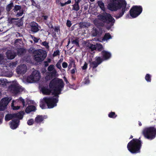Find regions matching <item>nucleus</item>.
Listing matches in <instances>:
<instances>
[{"mask_svg": "<svg viewBox=\"0 0 156 156\" xmlns=\"http://www.w3.org/2000/svg\"><path fill=\"white\" fill-rule=\"evenodd\" d=\"M60 54V52L58 50H57L55 51H54L53 55L54 57Z\"/></svg>", "mask_w": 156, "mask_h": 156, "instance_id": "46", "label": "nucleus"}, {"mask_svg": "<svg viewBox=\"0 0 156 156\" xmlns=\"http://www.w3.org/2000/svg\"><path fill=\"white\" fill-rule=\"evenodd\" d=\"M102 33V29L101 28H95L93 30L92 35L93 36H96L101 35Z\"/></svg>", "mask_w": 156, "mask_h": 156, "instance_id": "17", "label": "nucleus"}, {"mask_svg": "<svg viewBox=\"0 0 156 156\" xmlns=\"http://www.w3.org/2000/svg\"><path fill=\"white\" fill-rule=\"evenodd\" d=\"M3 59V56L0 54V62H1Z\"/></svg>", "mask_w": 156, "mask_h": 156, "instance_id": "61", "label": "nucleus"}, {"mask_svg": "<svg viewBox=\"0 0 156 156\" xmlns=\"http://www.w3.org/2000/svg\"><path fill=\"white\" fill-rule=\"evenodd\" d=\"M87 64L86 62H85L84 65L82 67V69L83 70H85L87 69Z\"/></svg>", "mask_w": 156, "mask_h": 156, "instance_id": "51", "label": "nucleus"}, {"mask_svg": "<svg viewBox=\"0 0 156 156\" xmlns=\"http://www.w3.org/2000/svg\"><path fill=\"white\" fill-rule=\"evenodd\" d=\"M151 76L149 74H147L145 76V79L148 82H150L151 81Z\"/></svg>", "mask_w": 156, "mask_h": 156, "instance_id": "34", "label": "nucleus"}, {"mask_svg": "<svg viewBox=\"0 0 156 156\" xmlns=\"http://www.w3.org/2000/svg\"><path fill=\"white\" fill-rule=\"evenodd\" d=\"M42 15L41 16V18H43L44 20H47L49 18L50 16V14L49 13H47L45 14L44 12H42Z\"/></svg>", "mask_w": 156, "mask_h": 156, "instance_id": "29", "label": "nucleus"}, {"mask_svg": "<svg viewBox=\"0 0 156 156\" xmlns=\"http://www.w3.org/2000/svg\"><path fill=\"white\" fill-rule=\"evenodd\" d=\"M89 63L90 67L92 68L93 70L95 69L98 66V65L96 61L91 62L89 61Z\"/></svg>", "mask_w": 156, "mask_h": 156, "instance_id": "22", "label": "nucleus"}, {"mask_svg": "<svg viewBox=\"0 0 156 156\" xmlns=\"http://www.w3.org/2000/svg\"><path fill=\"white\" fill-rule=\"evenodd\" d=\"M9 101L8 97L4 98L1 99L0 101V104L3 107H6L8 105Z\"/></svg>", "mask_w": 156, "mask_h": 156, "instance_id": "20", "label": "nucleus"}, {"mask_svg": "<svg viewBox=\"0 0 156 156\" xmlns=\"http://www.w3.org/2000/svg\"><path fill=\"white\" fill-rule=\"evenodd\" d=\"M71 2V0H68L67 2H66L64 3H62L60 2L58 3V4H60L61 7H63L67 4H70Z\"/></svg>", "mask_w": 156, "mask_h": 156, "instance_id": "40", "label": "nucleus"}, {"mask_svg": "<svg viewBox=\"0 0 156 156\" xmlns=\"http://www.w3.org/2000/svg\"><path fill=\"white\" fill-rule=\"evenodd\" d=\"M42 45L45 47L46 48H48L49 47L48 43L46 41H44L42 43Z\"/></svg>", "mask_w": 156, "mask_h": 156, "instance_id": "45", "label": "nucleus"}, {"mask_svg": "<svg viewBox=\"0 0 156 156\" xmlns=\"http://www.w3.org/2000/svg\"><path fill=\"white\" fill-rule=\"evenodd\" d=\"M144 137L151 140L156 136V128L154 126H150L144 128L142 132Z\"/></svg>", "mask_w": 156, "mask_h": 156, "instance_id": "5", "label": "nucleus"}, {"mask_svg": "<svg viewBox=\"0 0 156 156\" xmlns=\"http://www.w3.org/2000/svg\"><path fill=\"white\" fill-rule=\"evenodd\" d=\"M79 38L78 37H76L74 40L72 38L71 40V42L72 44H74L77 47H79Z\"/></svg>", "mask_w": 156, "mask_h": 156, "instance_id": "24", "label": "nucleus"}, {"mask_svg": "<svg viewBox=\"0 0 156 156\" xmlns=\"http://www.w3.org/2000/svg\"><path fill=\"white\" fill-rule=\"evenodd\" d=\"M25 49L23 48H20L18 49L17 53L18 55H22L24 52Z\"/></svg>", "mask_w": 156, "mask_h": 156, "instance_id": "36", "label": "nucleus"}, {"mask_svg": "<svg viewBox=\"0 0 156 156\" xmlns=\"http://www.w3.org/2000/svg\"><path fill=\"white\" fill-rule=\"evenodd\" d=\"M53 90L51 89H49L48 86L43 87L41 88V90L42 93L45 95H49L51 93V91Z\"/></svg>", "mask_w": 156, "mask_h": 156, "instance_id": "16", "label": "nucleus"}, {"mask_svg": "<svg viewBox=\"0 0 156 156\" xmlns=\"http://www.w3.org/2000/svg\"><path fill=\"white\" fill-rule=\"evenodd\" d=\"M27 81L29 83H32L33 81H35L34 78V76L31 74L30 76H28L27 79Z\"/></svg>", "mask_w": 156, "mask_h": 156, "instance_id": "27", "label": "nucleus"}, {"mask_svg": "<svg viewBox=\"0 0 156 156\" xmlns=\"http://www.w3.org/2000/svg\"><path fill=\"white\" fill-rule=\"evenodd\" d=\"M37 109L35 106L33 105H30L27 106L25 109V112L27 113H30L32 112H35Z\"/></svg>", "mask_w": 156, "mask_h": 156, "instance_id": "18", "label": "nucleus"}, {"mask_svg": "<svg viewBox=\"0 0 156 156\" xmlns=\"http://www.w3.org/2000/svg\"><path fill=\"white\" fill-rule=\"evenodd\" d=\"M27 69V67L26 65H20L17 67L16 72L19 74H24L26 72Z\"/></svg>", "mask_w": 156, "mask_h": 156, "instance_id": "13", "label": "nucleus"}, {"mask_svg": "<svg viewBox=\"0 0 156 156\" xmlns=\"http://www.w3.org/2000/svg\"><path fill=\"white\" fill-rule=\"evenodd\" d=\"M32 74L34 76V78L35 81H38L40 78V74L38 70H35L32 73Z\"/></svg>", "mask_w": 156, "mask_h": 156, "instance_id": "19", "label": "nucleus"}, {"mask_svg": "<svg viewBox=\"0 0 156 156\" xmlns=\"http://www.w3.org/2000/svg\"><path fill=\"white\" fill-rule=\"evenodd\" d=\"M19 100L21 102L23 107H24L25 105V101L21 97H20L19 98Z\"/></svg>", "mask_w": 156, "mask_h": 156, "instance_id": "49", "label": "nucleus"}, {"mask_svg": "<svg viewBox=\"0 0 156 156\" xmlns=\"http://www.w3.org/2000/svg\"><path fill=\"white\" fill-rule=\"evenodd\" d=\"M16 65L17 62L16 61L15 62H10L9 63V66L12 69V68H13L14 67H16Z\"/></svg>", "mask_w": 156, "mask_h": 156, "instance_id": "35", "label": "nucleus"}, {"mask_svg": "<svg viewBox=\"0 0 156 156\" xmlns=\"http://www.w3.org/2000/svg\"><path fill=\"white\" fill-rule=\"evenodd\" d=\"M56 97V98H54L51 96H50L44 98V101L46 104L48 108H52L57 106V103L58 101V97Z\"/></svg>", "mask_w": 156, "mask_h": 156, "instance_id": "6", "label": "nucleus"}, {"mask_svg": "<svg viewBox=\"0 0 156 156\" xmlns=\"http://www.w3.org/2000/svg\"><path fill=\"white\" fill-rule=\"evenodd\" d=\"M54 30L57 33L60 32V29L58 27H55Z\"/></svg>", "mask_w": 156, "mask_h": 156, "instance_id": "55", "label": "nucleus"}, {"mask_svg": "<svg viewBox=\"0 0 156 156\" xmlns=\"http://www.w3.org/2000/svg\"><path fill=\"white\" fill-rule=\"evenodd\" d=\"M34 123V119H30L28 120L27 122V124L28 125L31 126Z\"/></svg>", "mask_w": 156, "mask_h": 156, "instance_id": "42", "label": "nucleus"}, {"mask_svg": "<svg viewBox=\"0 0 156 156\" xmlns=\"http://www.w3.org/2000/svg\"><path fill=\"white\" fill-rule=\"evenodd\" d=\"M30 37L33 40L34 43H37L38 42L39 38L38 39L32 35H30Z\"/></svg>", "mask_w": 156, "mask_h": 156, "instance_id": "41", "label": "nucleus"}, {"mask_svg": "<svg viewBox=\"0 0 156 156\" xmlns=\"http://www.w3.org/2000/svg\"><path fill=\"white\" fill-rule=\"evenodd\" d=\"M143 9L140 5H134L129 11L130 15L133 18H135L139 16L142 12Z\"/></svg>", "mask_w": 156, "mask_h": 156, "instance_id": "7", "label": "nucleus"}, {"mask_svg": "<svg viewBox=\"0 0 156 156\" xmlns=\"http://www.w3.org/2000/svg\"><path fill=\"white\" fill-rule=\"evenodd\" d=\"M21 5H16L12 11H13V14L16 15L17 17H19L21 16L23 14L24 10L23 9H21Z\"/></svg>", "mask_w": 156, "mask_h": 156, "instance_id": "12", "label": "nucleus"}, {"mask_svg": "<svg viewBox=\"0 0 156 156\" xmlns=\"http://www.w3.org/2000/svg\"><path fill=\"white\" fill-rule=\"evenodd\" d=\"M21 19L22 18L17 21H15L16 25L18 27H20L23 25V23L21 20Z\"/></svg>", "mask_w": 156, "mask_h": 156, "instance_id": "32", "label": "nucleus"}, {"mask_svg": "<svg viewBox=\"0 0 156 156\" xmlns=\"http://www.w3.org/2000/svg\"><path fill=\"white\" fill-rule=\"evenodd\" d=\"M12 73H9V74H7L6 75V76L7 77H10L12 76Z\"/></svg>", "mask_w": 156, "mask_h": 156, "instance_id": "62", "label": "nucleus"}, {"mask_svg": "<svg viewBox=\"0 0 156 156\" xmlns=\"http://www.w3.org/2000/svg\"><path fill=\"white\" fill-rule=\"evenodd\" d=\"M73 7L72 10L77 11L80 9L79 5L78 4L75 3L73 5Z\"/></svg>", "mask_w": 156, "mask_h": 156, "instance_id": "31", "label": "nucleus"}, {"mask_svg": "<svg viewBox=\"0 0 156 156\" xmlns=\"http://www.w3.org/2000/svg\"><path fill=\"white\" fill-rule=\"evenodd\" d=\"M101 54L102 56V58L104 60L109 59L111 56V53L105 50L102 51Z\"/></svg>", "mask_w": 156, "mask_h": 156, "instance_id": "15", "label": "nucleus"}, {"mask_svg": "<svg viewBox=\"0 0 156 156\" xmlns=\"http://www.w3.org/2000/svg\"><path fill=\"white\" fill-rule=\"evenodd\" d=\"M17 19H15L12 18H9L8 19V21L9 23L12 24L15 23V21H14V20Z\"/></svg>", "mask_w": 156, "mask_h": 156, "instance_id": "43", "label": "nucleus"}, {"mask_svg": "<svg viewBox=\"0 0 156 156\" xmlns=\"http://www.w3.org/2000/svg\"><path fill=\"white\" fill-rule=\"evenodd\" d=\"M54 69V65H51L48 67V69L49 71H52Z\"/></svg>", "mask_w": 156, "mask_h": 156, "instance_id": "48", "label": "nucleus"}, {"mask_svg": "<svg viewBox=\"0 0 156 156\" xmlns=\"http://www.w3.org/2000/svg\"><path fill=\"white\" fill-rule=\"evenodd\" d=\"M8 89L12 93L17 95L23 91L21 87L18 84H12L9 87Z\"/></svg>", "mask_w": 156, "mask_h": 156, "instance_id": "11", "label": "nucleus"}, {"mask_svg": "<svg viewBox=\"0 0 156 156\" xmlns=\"http://www.w3.org/2000/svg\"><path fill=\"white\" fill-rule=\"evenodd\" d=\"M126 5L125 0H110L108 7L111 10L115 11L113 16L117 19L124 15L127 9Z\"/></svg>", "mask_w": 156, "mask_h": 156, "instance_id": "1", "label": "nucleus"}, {"mask_svg": "<svg viewBox=\"0 0 156 156\" xmlns=\"http://www.w3.org/2000/svg\"><path fill=\"white\" fill-rule=\"evenodd\" d=\"M98 5L100 7V8L103 9H104L105 6L104 3L101 1H99L98 2Z\"/></svg>", "mask_w": 156, "mask_h": 156, "instance_id": "38", "label": "nucleus"}, {"mask_svg": "<svg viewBox=\"0 0 156 156\" xmlns=\"http://www.w3.org/2000/svg\"><path fill=\"white\" fill-rule=\"evenodd\" d=\"M64 81L66 82V83L67 84H68V86L70 85L71 86H69V87L72 88V86H73V85H71L69 83V81H68L67 79L66 78L64 77Z\"/></svg>", "mask_w": 156, "mask_h": 156, "instance_id": "50", "label": "nucleus"}, {"mask_svg": "<svg viewBox=\"0 0 156 156\" xmlns=\"http://www.w3.org/2000/svg\"><path fill=\"white\" fill-rule=\"evenodd\" d=\"M32 3V5L34 6H36V4L34 0H30Z\"/></svg>", "mask_w": 156, "mask_h": 156, "instance_id": "58", "label": "nucleus"}, {"mask_svg": "<svg viewBox=\"0 0 156 156\" xmlns=\"http://www.w3.org/2000/svg\"><path fill=\"white\" fill-rule=\"evenodd\" d=\"M75 3L79 5V3L81 1V0H75Z\"/></svg>", "mask_w": 156, "mask_h": 156, "instance_id": "60", "label": "nucleus"}, {"mask_svg": "<svg viewBox=\"0 0 156 156\" xmlns=\"http://www.w3.org/2000/svg\"><path fill=\"white\" fill-rule=\"evenodd\" d=\"M7 56L8 59H14L15 57V54L12 53L10 51L7 52Z\"/></svg>", "mask_w": 156, "mask_h": 156, "instance_id": "25", "label": "nucleus"}, {"mask_svg": "<svg viewBox=\"0 0 156 156\" xmlns=\"http://www.w3.org/2000/svg\"><path fill=\"white\" fill-rule=\"evenodd\" d=\"M66 25L67 27H69L71 26L72 23L71 21L68 20H67Z\"/></svg>", "mask_w": 156, "mask_h": 156, "instance_id": "47", "label": "nucleus"}, {"mask_svg": "<svg viewBox=\"0 0 156 156\" xmlns=\"http://www.w3.org/2000/svg\"><path fill=\"white\" fill-rule=\"evenodd\" d=\"M35 52L36 55H34V60L37 62H42L47 55L46 52L44 50H37Z\"/></svg>", "mask_w": 156, "mask_h": 156, "instance_id": "8", "label": "nucleus"}, {"mask_svg": "<svg viewBox=\"0 0 156 156\" xmlns=\"http://www.w3.org/2000/svg\"><path fill=\"white\" fill-rule=\"evenodd\" d=\"M68 66V64L67 62H64L62 64V66L64 68H66Z\"/></svg>", "mask_w": 156, "mask_h": 156, "instance_id": "52", "label": "nucleus"}, {"mask_svg": "<svg viewBox=\"0 0 156 156\" xmlns=\"http://www.w3.org/2000/svg\"><path fill=\"white\" fill-rule=\"evenodd\" d=\"M90 48L92 50H95L96 49V47L95 45H92L90 47Z\"/></svg>", "mask_w": 156, "mask_h": 156, "instance_id": "57", "label": "nucleus"}, {"mask_svg": "<svg viewBox=\"0 0 156 156\" xmlns=\"http://www.w3.org/2000/svg\"><path fill=\"white\" fill-rule=\"evenodd\" d=\"M24 112H20L18 113H15L10 114H7L5 116V119L6 121H9L12 118H19L20 119H22L23 117Z\"/></svg>", "mask_w": 156, "mask_h": 156, "instance_id": "10", "label": "nucleus"}, {"mask_svg": "<svg viewBox=\"0 0 156 156\" xmlns=\"http://www.w3.org/2000/svg\"><path fill=\"white\" fill-rule=\"evenodd\" d=\"M112 37L109 33H105L102 38V40L103 41H107L108 40L112 39Z\"/></svg>", "mask_w": 156, "mask_h": 156, "instance_id": "23", "label": "nucleus"}, {"mask_svg": "<svg viewBox=\"0 0 156 156\" xmlns=\"http://www.w3.org/2000/svg\"><path fill=\"white\" fill-rule=\"evenodd\" d=\"M96 49L99 51H101L103 49L102 45L101 44H97Z\"/></svg>", "mask_w": 156, "mask_h": 156, "instance_id": "37", "label": "nucleus"}, {"mask_svg": "<svg viewBox=\"0 0 156 156\" xmlns=\"http://www.w3.org/2000/svg\"><path fill=\"white\" fill-rule=\"evenodd\" d=\"M83 82L85 84H88L90 83L89 76H87L83 80Z\"/></svg>", "mask_w": 156, "mask_h": 156, "instance_id": "39", "label": "nucleus"}, {"mask_svg": "<svg viewBox=\"0 0 156 156\" xmlns=\"http://www.w3.org/2000/svg\"><path fill=\"white\" fill-rule=\"evenodd\" d=\"M20 119L19 118H16L10 122V127L12 129H15L18 126Z\"/></svg>", "mask_w": 156, "mask_h": 156, "instance_id": "14", "label": "nucleus"}, {"mask_svg": "<svg viewBox=\"0 0 156 156\" xmlns=\"http://www.w3.org/2000/svg\"><path fill=\"white\" fill-rule=\"evenodd\" d=\"M75 71L74 69H73L71 70V74H74L75 73Z\"/></svg>", "mask_w": 156, "mask_h": 156, "instance_id": "63", "label": "nucleus"}, {"mask_svg": "<svg viewBox=\"0 0 156 156\" xmlns=\"http://www.w3.org/2000/svg\"><path fill=\"white\" fill-rule=\"evenodd\" d=\"M142 146V142L139 139L133 138L127 144L128 150L132 154H136L140 152V149Z\"/></svg>", "mask_w": 156, "mask_h": 156, "instance_id": "4", "label": "nucleus"}, {"mask_svg": "<svg viewBox=\"0 0 156 156\" xmlns=\"http://www.w3.org/2000/svg\"><path fill=\"white\" fill-rule=\"evenodd\" d=\"M12 108L14 110H16L19 109L20 108V106H14L12 105Z\"/></svg>", "mask_w": 156, "mask_h": 156, "instance_id": "53", "label": "nucleus"}, {"mask_svg": "<svg viewBox=\"0 0 156 156\" xmlns=\"http://www.w3.org/2000/svg\"><path fill=\"white\" fill-rule=\"evenodd\" d=\"M64 86V83L63 80L56 78L52 79L49 84V88L53 91L52 94L58 97H59V95L61 94Z\"/></svg>", "mask_w": 156, "mask_h": 156, "instance_id": "3", "label": "nucleus"}, {"mask_svg": "<svg viewBox=\"0 0 156 156\" xmlns=\"http://www.w3.org/2000/svg\"><path fill=\"white\" fill-rule=\"evenodd\" d=\"M13 7V2H10L9 4H8L6 7V11L8 12H9L12 9V8Z\"/></svg>", "mask_w": 156, "mask_h": 156, "instance_id": "26", "label": "nucleus"}, {"mask_svg": "<svg viewBox=\"0 0 156 156\" xmlns=\"http://www.w3.org/2000/svg\"><path fill=\"white\" fill-rule=\"evenodd\" d=\"M115 19L109 13H106L105 15H101L99 16V20H95L94 23L97 27H103L104 23L107 24V29L109 30L113 26L115 23Z\"/></svg>", "mask_w": 156, "mask_h": 156, "instance_id": "2", "label": "nucleus"}, {"mask_svg": "<svg viewBox=\"0 0 156 156\" xmlns=\"http://www.w3.org/2000/svg\"><path fill=\"white\" fill-rule=\"evenodd\" d=\"M40 106L42 109H44L45 108V104L44 103H42L40 104Z\"/></svg>", "mask_w": 156, "mask_h": 156, "instance_id": "56", "label": "nucleus"}, {"mask_svg": "<svg viewBox=\"0 0 156 156\" xmlns=\"http://www.w3.org/2000/svg\"><path fill=\"white\" fill-rule=\"evenodd\" d=\"M108 116L110 118L115 119L117 117V115L115 112H111L108 114Z\"/></svg>", "mask_w": 156, "mask_h": 156, "instance_id": "30", "label": "nucleus"}, {"mask_svg": "<svg viewBox=\"0 0 156 156\" xmlns=\"http://www.w3.org/2000/svg\"><path fill=\"white\" fill-rule=\"evenodd\" d=\"M21 39H16V40H15V43H17L19 41V40L21 41Z\"/></svg>", "mask_w": 156, "mask_h": 156, "instance_id": "64", "label": "nucleus"}, {"mask_svg": "<svg viewBox=\"0 0 156 156\" xmlns=\"http://www.w3.org/2000/svg\"><path fill=\"white\" fill-rule=\"evenodd\" d=\"M29 25L30 33L32 34L37 33L41 29V27L38 23L34 21L30 23Z\"/></svg>", "mask_w": 156, "mask_h": 156, "instance_id": "9", "label": "nucleus"}, {"mask_svg": "<svg viewBox=\"0 0 156 156\" xmlns=\"http://www.w3.org/2000/svg\"><path fill=\"white\" fill-rule=\"evenodd\" d=\"M95 61L98 65L101 64L104 60L103 58H101L100 56L96 57H95Z\"/></svg>", "mask_w": 156, "mask_h": 156, "instance_id": "28", "label": "nucleus"}, {"mask_svg": "<svg viewBox=\"0 0 156 156\" xmlns=\"http://www.w3.org/2000/svg\"><path fill=\"white\" fill-rule=\"evenodd\" d=\"M6 81L4 79H0V86L4 85L6 84Z\"/></svg>", "mask_w": 156, "mask_h": 156, "instance_id": "44", "label": "nucleus"}, {"mask_svg": "<svg viewBox=\"0 0 156 156\" xmlns=\"http://www.w3.org/2000/svg\"><path fill=\"white\" fill-rule=\"evenodd\" d=\"M48 62L47 61L44 62V65L45 67H47L48 65Z\"/></svg>", "mask_w": 156, "mask_h": 156, "instance_id": "59", "label": "nucleus"}, {"mask_svg": "<svg viewBox=\"0 0 156 156\" xmlns=\"http://www.w3.org/2000/svg\"><path fill=\"white\" fill-rule=\"evenodd\" d=\"M44 116L42 115H37L35 119V122L37 123H41L45 119Z\"/></svg>", "mask_w": 156, "mask_h": 156, "instance_id": "21", "label": "nucleus"}, {"mask_svg": "<svg viewBox=\"0 0 156 156\" xmlns=\"http://www.w3.org/2000/svg\"><path fill=\"white\" fill-rule=\"evenodd\" d=\"M75 63V62L74 60L72 59L71 60H70L69 64L68 65V68L69 69L71 68L72 67L73 65V67H75L76 66Z\"/></svg>", "mask_w": 156, "mask_h": 156, "instance_id": "33", "label": "nucleus"}, {"mask_svg": "<svg viewBox=\"0 0 156 156\" xmlns=\"http://www.w3.org/2000/svg\"><path fill=\"white\" fill-rule=\"evenodd\" d=\"M56 66L59 69H61V66L60 62H58L56 65Z\"/></svg>", "mask_w": 156, "mask_h": 156, "instance_id": "54", "label": "nucleus"}]
</instances>
